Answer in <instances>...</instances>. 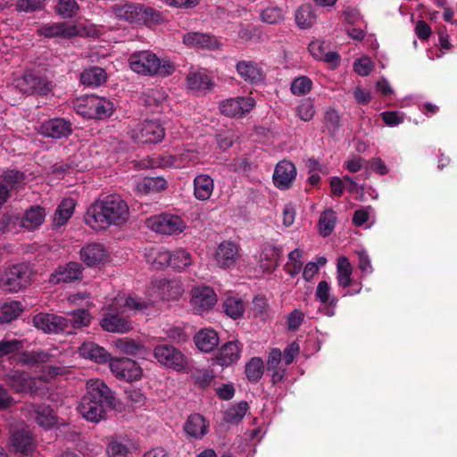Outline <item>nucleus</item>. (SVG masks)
Returning a JSON list of instances; mask_svg holds the SVG:
<instances>
[{
  "label": "nucleus",
  "instance_id": "24",
  "mask_svg": "<svg viewBox=\"0 0 457 457\" xmlns=\"http://www.w3.org/2000/svg\"><path fill=\"white\" fill-rule=\"evenodd\" d=\"M37 33L45 37L71 38L78 35V29L74 25L66 22H54L42 25Z\"/></svg>",
  "mask_w": 457,
  "mask_h": 457
},
{
  "label": "nucleus",
  "instance_id": "33",
  "mask_svg": "<svg viewBox=\"0 0 457 457\" xmlns=\"http://www.w3.org/2000/svg\"><path fill=\"white\" fill-rule=\"evenodd\" d=\"M219 340L218 333L212 328H203L194 337L195 345L205 353L212 352L219 345Z\"/></svg>",
  "mask_w": 457,
  "mask_h": 457
},
{
  "label": "nucleus",
  "instance_id": "8",
  "mask_svg": "<svg viewBox=\"0 0 457 457\" xmlns=\"http://www.w3.org/2000/svg\"><path fill=\"white\" fill-rule=\"evenodd\" d=\"M146 226L153 231L163 235L179 234L184 231L186 224L178 215L162 213L146 220Z\"/></svg>",
  "mask_w": 457,
  "mask_h": 457
},
{
  "label": "nucleus",
  "instance_id": "27",
  "mask_svg": "<svg viewBox=\"0 0 457 457\" xmlns=\"http://www.w3.org/2000/svg\"><path fill=\"white\" fill-rule=\"evenodd\" d=\"M243 345L238 341H230L224 344L216 356L217 362L221 366H228L237 362L242 352Z\"/></svg>",
  "mask_w": 457,
  "mask_h": 457
},
{
  "label": "nucleus",
  "instance_id": "29",
  "mask_svg": "<svg viewBox=\"0 0 457 457\" xmlns=\"http://www.w3.org/2000/svg\"><path fill=\"white\" fill-rule=\"evenodd\" d=\"M238 249L235 243L223 241L215 252V260L220 267H230L236 262Z\"/></svg>",
  "mask_w": 457,
  "mask_h": 457
},
{
  "label": "nucleus",
  "instance_id": "23",
  "mask_svg": "<svg viewBox=\"0 0 457 457\" xmlns=\"http://www.w3.org/2000/svg\"><path fill=\"white\" fill-rule=\"evenodd\" d=\"M29 411L36 423L45 429L52 428L57 424L58 418L50 405L32 403Z\"/></svg>",
  "mask_w": 457,
  "mask_h": 457
},
{
  "label": "nucleus",
  "instance_id": "2",
  "mask_svg": "<svg viewBox=\"0 0 457 457\" xmlns=\"http://www.w3.org/2000/svg\"><path fill=\"white\" fill-rule=\"evenodd\" d=\"M87 394L81 398L78 411L87 421L98 423L104 419L106 410L116 408L117 399L101 379H90Z\"/></svg>",
  "mask_w": 457,
  "mask_h": 457
},
{
  "label": "nucleus",
  "instance_id": "56",
  "mask_svg": "<svg viewBox=\"0 0 457 457\" xmlns=\"http://www.w3.org/2000/svg\"><path fill=\"white\" fill-rule=\"evenodd\" d=\"M269 305L267 299L264 295H256L250 307V312L255 319H261L264 320L268 316Z\"/></svg>",
  "mask_w": 457,
  "mask_h": 457
},
{
  "label": "nucleus",
  "instance_id": "31",
  "mask_svg": "<svg viewBox=\"0 0 457 457\" xmlns=\"http://www.w3.org/2000/svg\"><path fill=\"white\" fill-rule=\"evenodd\" d=\"M79 354L90 361L97 363L110 362L112 360L111 354L102 346L94 342H86L79 347Z\"/></svg>",
  "mask_w": 457,
  "mask_h": 457
},
{
  "label": "nucleus",
  "instance_id": "36",
  "mask_svg": "<svg viewBox=\"0 0 457 457\" xmlns=\"http://www.w3.org/2000/svg\"><path fill=\"white\" fill-rule=\"evenodd\" d=\"M315 296L317 300L326 305L327 314L329 316L334 315V310L338 300L330 295V287L327 281L321 280L318 283Z\"/></svg>",
  "mask_w": 457,
  "mask_h": 457
},
{
  "label": "nucleus",
  "instance_id": "22",
  "mask_svg": "<svg viewBox=\"0 0 457 457\" xmlns=\"http://www.w3.org/2000/svg\"><path fill=\"white\" fill-rule=\"evenodd\" d=\"M183 43L190 47L206 50H217L220 46L218 38L207 33L192 31L183 37Z\"/></svg>",
  "mask_w": 457,
  "mask_h": 457
},
{
  "label": "nucleus",
  "instance_id": "28",
  "mask_svg": "<svg viewBox=\"0 0 457 457\" xmlns=\"http://www.w3.org/2000/svg\"><path fill=\"white\" fill-rule=\"evenodd\" d=\"M209 423L204 417L199 413L188 416L184 424L185 432L195 439L203 438L208 433Z\"/></svg>",
  "mask_w": 457,
  "mask_h": 457
},
{
  "label": "nucleus",
  "instance_id": "9",
  "mask_svg": "<svg viewBox=\"0 0 457 457\" xmlns=\"http://www.w3.org/2000/svg\"><path fill=\"white\" fill-rule=\"evenodd\" d=\"M33 324L46 334H71L67 318L54 313L39 312L33 317Z\"/></svg>",
  "mask_w": 457,
  "mask_h": 457
},
{
  "label": "nucleus",
  "instance_id": "5",
  "mask_svg": "<svg viewBox=\"0 0 457 457\" xmlns=\"http://www.w3.org/2000/svg\"><path fill=\"white\" fill-rule=\"evenodd\" d=\"M116 109L115 103L106 97L92 95L78 105V112L87 119L105 120Z\"/></svg>",
  "mask_w": 457,
  "mask_h": 457
},
{
  "label": "nucleus",
  "instance_id": "54",
  "mask_svg": "<svg viewBox=\"0 0 457 457\" xmlns=\"http://www.w3.org/2000/svg\"><path fill=\"white\" fill-rule=\"evenodd\" d=\"M115 346L120 353L129 355H137L144 352L142 344L128 337L118 339Z\"/></svg>",
  "mask_w": 457,
  "mask_h": 457
},
{
  "label": "nucleus",
  "instance_id": "45",
  "mask_svg": "<svg viewBox=\"0 0 457 457\" xmlns=\"http://www.w3.org/2000/svg\"><path fill=\"white\" fill-rule=\"evenodd\" d=\"M146 261L154 270L170 267V251L153 248L146 254Z\"/></svg>",
  "mask_w": 457,
  "mask_h": 457
},
{
  "label": "nucleus",
  "instance_id": "47",
  "mask_svg": "<svg viewBox=\"0 0 457 457\" xmlns=\"http://www.w3.org/2000/svg\"><path fill=\"white\" fill-rule=\"evenodd\" d=\"M337 216L332 209H326L320 216L318 226L320 236H329L336 226Z\"/></svg>",
  "mask_w": 457,
  "mask_h": 457
},
{
  "label": "nucleus",
  "instance_id": "12",
  "mask_svg": "<svg viewBox=\"0 0 457 457\" xmlns=\"http://www.w3.org/2000/svg\"><path fill=\"white\" fill-rule=\"evenodd\" d=\"M73 124L66 118H52L43 121L38 133L53 139L68 138L73 133Z\"/></svg>",
  "mask_w": 457,
  "mask_h": 457
},
{
  "label": "nucleus",
  "instance_id": "46",
  "mask_svg": "<svg viewBox=\"0 0 457 457\" xmlns=\"http://www.w3.org/2000/svg\"><path fill=\"white\" fill-rule=\"evenodd\" d=\"M265 366L260 357H253L245 367V373L247 379L252 383H257L262 378Z\"/></svg>",
  "mask_w": 457,
  "mask_h": 457
},
{
  "label": "nucleus",
  "instance_id": "52",
  "mask_svg": "<svg viewBox=\"0 0 457 457\" xmlns=\"http://www.w3.org/2000/svg\"><path fill=\"white\" fill-rule=\"evenodd\" d=\"M54 10L62 18L71 19L77 16L79 5L76 0H59Z\"/></svg>",
  "mask_w": 457,
  "mask_h": 457
},
{
  "label": "nucleus",
  "instance_id": "41",
  "mask_svg": "<svg viewBox=\"0 0 457 457\" xmlns=\"http://www.w3.org/2000/svg\"><path fill=\"white\" fill-rule=\"evenodd\" d=\"M115 15L131 23H138L140 4H115L113 6Z\"/></svg>",
  "mask_w": 457,
  "mask_h": 457
},
{
  "label": "nucleus",
  "instance_id": "64",
  "mask_svg": "<svg viewBox=\"0 0 457 457\" xmlns=\"http://www.w3.org/2000/svg\"><path fill=\"white\" fill-rule=\"evenodd\" d=\"M298 117L303 121L311 120L315 114L313 103L310 99H305L296 108Z\"/></svg>",
  "mask_w": 457,
  "mask_h": 457
},
{
  "label": "nucleus",
  "instance_id": "16",
  "mask_svg": "<svg viewBox=\"0 0 457 457\" xmlns=\"http://www.w3.org/2000/svg\"><path fill=\"white\" fill-rule=\"evenodd\" d=\"M81 261L88 267H96L108 261L109 254L101 243L92 242L85 245L79 252Z\"/></svg>",
  "mask_w": 457,
  "mask_h": 457
},
{
  "label": "nucleus",
  "instance_id": "7",
  "mask_svg": "<svg viewBox=\"0 0 457 457\" xmlns=\"http://www.w3.org/2000/svg\"><path fill=\"white\" fill-rule=\"evenodd\" d=\"M154 356L161 365L178 371L184 370L187 362L179 349L167 343L155 345Z\"/></svg>",
  "mask_w": 457,
  "mask_h": 457
},
{
  "label": "nucleus",
  "instance_id": "61",
  "mask_svg": "<svg viewBox=\"0 0 457 457\" xmlns=\"http://www.w3.org/2000/svg\"><path fill=\"white\" fill-rule=\"evenodd\" d=\"M106 451L110 457H127L129 453L128 445L117 437L110 439Z\"/></svg>",
  "mask_w": 457,
  "mask_h": 457
},
{
  "label": "nucleus",
  "instance_id": "15",
  "mask_svg": "<svg viewBox=\"0 0 457 457\" xmlns=\"http://www.w3.org/2000/svg\"><path fill=\"white\" fill-rule=\"evenodd\" d=\"M217 302L214 290L207 286L195 287L191 291V305L196 312L212 309Z\"/></svg>",
  "mask_w": 457,
  "mask_h": 457
},
{
  "label": "nucleus",
  "instance_id": "37",
  "mask_svg": "<svg viewBox=\"0 0 457 457\" xmlns=\"http://www.w3.org/2000/svg\"><path fill=\"white\" fill-rule=\"evenodd\" d=\"M76 203L69 197L63 199L55 210L54 216V226L62 227L68 222L74 212Z\"/></svg>",
  "mask_w": 457,
  "mask_h": 457
},
{
  "label": "nucleus",
  "instance_id": "35",
  "mask_svg": "<svg viewBox=\"0 0 457 457\" xmlns=\"http://www.w3.org/2000/svg\"><path fill=\"white\" fill-rule=\"evenodd\" d=\"M214 189L213 179L207 174H199L194 179V195L200 201L208 200Z\"/></svg>",
  "mask_w": 457,
  "mask_h": 457
},
{
  "label": "nucleus",
  "instance_id": "43",
  "mask_svg": "<svg viewBox=\"0 0 457 457\" xmlns=\"http://www.w3.org/2000/svg\"><path fill=\"white\" fill-rule=\"evenodd\" d=\"M352 265L345 256L338 258L337 265V279L339 287L346 288L352 285Z\"/></svg>",
  "mask_w": 457,
  "mask_h": 457
},
{
  "label": "nucleus",
  "instance_id": "1",
  "mask_svg": "<svg viewBox=\"0 0 457 457\" xmlns=\"http://www.w3.org/2000/svg\"><path fill=\"white\" fill-rule=\"evenodd\" d=\"M129 206L119 195H108L93 203L87 210L85 222L96 230H104L112 225L126 222Z\"/></svg>",
  "mask_w": 457,
  "mask_h": 457
},
{
  "label": "nucleus",
  "instance_id": "38",
  "mask_svg": "<svg viewBox=\"0 0 457 457\" xmlns=\"http://www.w3.org/2000/svg\"><path fill=\"white\" fill-rule=\"evenodd\" d=\"M167 187V181L162 177H145L137 185V190L141 195L158 193Z\"/></svg>",
  "mask_w": 457,
  "mask_h": 457
},
{
  "label": "nucleus",
  "instance_id": "32",
  "mask_svg": "<svg viewBox=\"0 0 457 457\" xmlns=\"http://www.w3.org/2000/svg\"><path fill=\"white\" fill-rule=\"evenodd\" d=\"M158 296L163 300H174L184 293V288L179 280L162 278L157 285Z\"/></svg>",
  "mask_w": 457,
  "mask_h": 457
},
{
  "label": "nucleus",
  "instance_id": "13",
  "mask_svg": "<svg viewBox=\"0 0 457 457\" xmlns=\"http://www.w3.org/2000/svg\"><path fill=\"white\" fill-rule=\"evenodd\" d=\"M165 136V129L160 120L146 119L139 123L136 137L142 144H156Z\"/></svg>",
  "mask_w": 457,
  "mask_h": 457
},
{
  "label": "nucleus",
  "instance_id": "53",
  "mask_svg": "<svg viewBox=\"0 0 457 457\" xmlns=\"http://www.w3.org/2000/svg\"><path fill=\"white\" fill-rule=\"evenodd\" d=\"M170 267L175 270H183L186 267L191 265L192 256L189 252L185 249H176L173 252H170Z\"/></svg>",
  "mask_w": 457,
  "mask_h": 457
},
{
  "label": "nucleus",
  "instance_id": "60",
  "mask_svg": "<svg viewBox=\"0 0 457 457\" xmlns=\"http://www.w3.org/2000/svg\"><path fill=\"white\" fill-rule=\"evenodd\" d=\"M30 376L24 372L15 370L9 378L11 386L17 393H26Z\"/></svg>",
  "mask_w": 457,
  "mask_h": 457
},
{
  "label": "nucleus",
  "instance_id": "42",
  "mask_svg": "<svg viewBox=\"0 0 457 457\" xmlns=\"http://www.w3.org/2000/svg\"><path fill=\"white\" fill-rule=\"evenodd\" d=\"M24 341L17 338L4 337L0 341V361L4 357L12 358L24 349Z\"/></svg>",
  "mask_w": 457,
  "mask_h": 457
},
{
  "label": "nucleus",
  "instance_id": "51",
  "mask_svg": "<svg viewBox=\"0 0 457 457\" xmlns=\"http://www.w3.org/2000/svg\"><path fill=\"white\" fill-rule=\"evenodd\" d=\"M69 330L71 328H82L88 327L91 321V315L86 309H78L69 314Z\"/></svg>",
  "mask_w": 457,
  "mask_h": 457
},
{
  "label": "nucleus",
  "instance_id": "49",
  "mask_svg": "<svg viewBox=\"0 0 457 457\" xmlns=\"http://www.w3.org/2000/svg\"><path fill=\"white\" fill-rule=\"evenodd\" d=\"M324 127L325 130L331 137H336L341 128V118L337 111L328 108L324 113Z\"/></svg>",
  "mask_w": 457,
  "mask_h": 457
},
{
  "label": "nucleus",
  "instance_id": "14",
  "mask_svg": "<svg viewBox=\"0 0 457 457\" xmlns=\"http://www.w3.org/2000/svg\"><path fill=\"white\" fill-rule=\"evenodd\" d=\"M255 105L252 97H235L224 100L220 104V112L228 117H243Z\"/></svg>",
  "mask_w": 457,
  "mask_h": 457
},
{
  "label": "nucleus",
  "instance_id": "62",
  "mask_svg": "<svg viewBox=\"0 0 457 457\" xmlns=\"http://www.w3.org/2000/svg\"><path fill=\"white\" fill-rule=\"evenodd\" d=\"M137 24L158 23L161 21V13L155 9L140 4V12Z\"/></svg>",
  "mask_w": 457,
  "mask_h": 457
},
{
  "label": "nucleus",
  "instance_id": "19",
  "mask_svg": "<svg viewBox=\"0 0 457 457\" xmlns=\"http://www.w3.org/2000/svg\"><path fill=\"white\" fill-rule=\"evenodd\" d=\"M10 445L16 453L29 455L36 449L35 439L28 429L14 430L10 437Z\"/></svg>",
  "mask_w": 457,
  "mask_h": 457
},
{
  "label": "nucleus",
  "instance_id": "55",
  "mask_svg": "<svg viewBox=\"0 0 457 457\" xmlns=\"http://www.w3.org/2000/svg\"><path fill=\"white\" fill-rule=\"evenodd\" d=\"M224 312L234 320L240 318L245 312L244 302L236 297H228L223 303Z\"/></svg>",
  "mask_w": 457,
  "mask_h": 457
},
{
  "label": "nucleus",
  "instance_id": "59",
  "mask_svg": "<svg viewBox=\"0 0 457 457\" xmlns=\"http://www.w3.org/2000/svg\"><path fill=\"white\" fill-rule=\"evenodd\" d=\"M46 0H16L15 11L18 12H34L46 7Z\"/></svg>",
  "mask_w": 457,
  "mask_h": 457
},
{
  "label": "nucleus",
  "instance_id": "39",
  "mask_svg": "<svg viewBox=\"0 0 457 457\" xmlns=\"http://www.w3.org/2000/svg\"><path fill=\"white\" fill-rule=\"evenodd\" d=\"M24 311V306L20 301L5 302L0 307V324L9 323L16 320Z\"/></svg>",
  "mask_w": 457,
  "mask_h": 457
},
{
  "label": "nucleus",
  "instance_id": "10",
  "mask_svg": "<svg viewBox=\"0 0 457 457\" xmlns=\"http://www.w3.org/2000/svg\"><path fill=\"white\" fill-rule=\"evenodd\" d=\"M27 183V175L18 170H4L0 176V206L11 196V192L18 191Z\"/></svg>",
  "mask_w": 457,
  "mask_h": 457
},
{
  "label": "nucleus",
  "instance_id": "21",
  "mask_svg": "<svg viewBox=\"0 0 457 457\" xmlns=\"http://www.w3.org/2000/svg\"><path fill=\"white\" fill-rule=\"evenodd\" d=\"M283 249L279 245H265L260 254V267L263 272L272 273L281 263Z\"/></svg>",
  "mask_w": 457,
  "mask_h": 457
},
{
  "label": "nucleus",
  "instance_id": "63",
  "mask_svg": "<svg viewBox=\"0 0 457 457\" xmlns=\"http://www.w3.org/2000/svg\"><path fill=\"white\" fill-rule=\"evenodd\" d=\"M312 87V81L306 76L296 78L291 83V92L295 96H303L309 93Z\"/></svg>",
  "mask_w": 457,
  "mask_h": 457
},
{
  "label": "nucleus",
  "instance_id": "34",
  "mask_svg": "<svg viewBox=\"0 0 457 457\" xmlns=\"http://www.w3.org/2000/svg\"><path fill=\"white\" fill-rule=\"evenodd\" d=\"M236 69L244 80L252 84H256L263 79L262 70L253 62L239 61L236 65Z\"/></svg>",
  "mask_w": 457,
  "mask_h": 457
},
{
  "label": "nucleus",
  "instance_id": "50",
  "mask_svg": "<svg viewBox=\"0 0 457 457\" xmlns=\"http://www.w3.org/2000/svg\"><path fill=\"white\" fill-rule=\"evenodd\" d=\"M260 18L267 24H279L285 20V11L278 6L270 5L261 11Z\"/></svg>",
  "mask_w": 457,
  "mask_h": 457
},
{
  "label": "nucleus",
  "instance_id": "30",
  "mask_svg": "<svg viewBox=\"0 0 457 457\" xmlns=\"http://www.w3.org/2000/svg\"><path fill=\"white\" fill-rule=\"evenodd\" d=\"M107 72L99 66H90L80 73L79 81L88 87H97L107 81Z\"/></svg>",
  "mask_w": 457,
  "mask_h": 457
},
{
  "label": "nucleus",
  "instance_id": "20",
  "mask_svg": "<svg viewBox=\"0 0 457 457\" xmlns=\"http://www.w3.org/2000/svg\"><path fill=\"white\" fill-rule=\"evenodd\" d=\"M82 265L77 262H70L64 266L58 267L50 277L53 284L70 283L82 278Z\"/></svg>",
  "mask_w": 457,
  "mask_h": 457
},
{
  "label": "nucleus",
  "instance_id": "44",
  "mask_svg": "<svg viewBox=\"0 0 457 457\" xmlns=\"http://www.w3.org/2000/svg\"><path fill=\"white\" fill-rule=\"evenodd\" d=\"M316 21V14L311 4H302L295 11V22L301 29H308Z\"/></svg>",
  "mask_w": 457,
  "mask_h": 457
},
{
  "label": "nucleus",
  "instance_id": "17",
  "mask_svg": "<svg viewBox=\"0 0 457 457\" xmlns=\"http://www.w3.org/2000/svg\"><path fill=\"white\" fill-rule=\"evenodd\" d=\"M100 326L111 333H126L133 329L132 321L123 312L106 313L100 320Z\"/></svg>",
  "mask_w": 457,
  "mask_h": 457
},
{
  "label": "nucleus",
  "instance_id": "11",
  "mask_svg": "<svg viewBox=\"0 0 457 457\" xmlns=\"http://www.w3.org/2000/svg\"><path fill=\"white\" fill-rule=\"evenodd\" d=\"M110 369L116 378L127 382L139 380L143 375V370L138 363L129 358L112 359Z\"/></svg>",
  "mask_w": 457,
  "mask_h": 457
},
{
  "label": "nucleus",
  "instance_id": "4",
  "mask_svg": "<svg viewBox=\"0 0 457 457\" xmlns=\"http://www.w3.org/2000/svg\"><path fill=\"white\" fill-rule=\"evenodd\" d=\"M33 271L27 262L5 267L0 273V287L11 293L26 288L32 282Z\"/></svg>",
  "mask_w": 457,
  "mask_h": 457
},
{
  "label": "nucleus",
  "instance_id": "26",
  "mask_svg": "<svg viewBox=\"0 0 457 457\" xmlns=\"http://www.w3.org/2000/svg\"><path fill=\"white\" fill-rule=\"evenodd\" d=\"M187 87L195 91L205 92L211 89L214 83L204 69L191 70L187 75Z\"/></svg>",
  "mask_w": 457,
  "mask_h": 457
},
{
  "label": "nucleus",
  "instance_id": "57",
  "mask_svg": "<svg viewBox=\"0 0 457 457\" xmlns=\"http://www.w3.org/2000/svg\"><path fill=\"white\" fill-rule=\"evenodd\" d=\"M19 229V214L7 212L0 218V236L11 232L16 233Z\"/></svg>",
  "mask_w": 457,
  "mask_h": 457
},
{
  "label": "nucleus",
  "instance_id": "58",
  "mask_svg": "<svg viewBox=\"0 0 457 457\" xmlns=\"http://www.w3.org/2000/svg\"><path fill=\"white\" fill-rule=\"evenodd\" d=\"M48 391L49 388L42 377L37 378L30 377L29 386H27V394L33 397H45L47 395Z\"/></svg>",
  "mask_w": 457,
  "mask_h": 457
},
{
  "label": "nucleus",
  "instance_id": "25",
  "mask_svg": "<svg viewBox=\"0 0 457 457\" xmlns=\"http://www.w3.org/2000/svg\"><path fill=\"white\" fill-rule=\"evenodd\" d=\"M46 218L45 209L41 206H31L22 216L19 215V228L28 230L37 229L42 225Z\"/></svg>",
  "mask_w": 457,
  "mask_h": 457
},
{
  "label": "nucleus",
  "instance_id": "48",
  "mask_svg": "<svg viewBox=\"0 0 457 457\" xmlns=\"http://www.w3.org/2000/svg\"><path fill=\"white\" fill-rule=\"evenodd\" d=\"M248 408V403L245 401L232 405L225 411L224 421L230 424H238L244 419Z\"/></svg>",
  "mask_w": 457,
  "mask_h": 457
},
{
  "label": "nucleus",
  "instance_id": "18",
  "mask_svg": "<svg viewBox=\"0 0 457 457\" xmlns=\"http://www.w3.org/2000/svg\"><path fill=\"white\" fill-rule=\"evenodd\" d=\"M296 177V168L292 162L284 160L279 162L273 173L274 185L281 189L286 190L292 187Z\"/></svg>",
  "mask_w": 457,
  "mask_h": 457
},
{
  "label": "nucleus",
  "instance_id": "40",
  "mask_svg": "<svg viewBox=\"0 0 457 457\" xmlns=\"http://www.w3.org/2000/svg\"><path fill=\"white\" fill-rule=\"evenodd\" d=\"M52 354L49 353L38 351H22L18 358V361L22 365L37 366L50 361Z\"/></svg>",
  "mask_w": 457,
  "mask_h": 457
},
{
  "label": "nucleus",
  "instance_id": "3",
  "mask_svg": "<svg viewBox=\"0 0 457 457\" xmlns=\"http://www.w3.org/2000/svg\"><path fill=\"white\" fill-rule=\"evenodd\" d=\"M129 68L141 76L167 77L175 71V64L169 59L159 58L150 50L136 51L129 54Z\"/></svg>",
  "mask_w": 457,
  "mask_h": 457
},
{
  "label": "nucleus",
  "instance_id": "6",
  "mask_svg": "<svg viewBox=\"0 0 457 457\" xmlns=\"http://www.w3.org/2000/svg\"><path fill=\"white\" fill-rule=\"evenodd\" d=\"M15 87L28 96H47L53 88L52 82L45 76L34 72H25L15 79Z\"/></svg>",
  "mask_w": 457,
  "mask_h": 457
}]
</instances>
